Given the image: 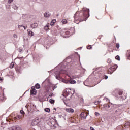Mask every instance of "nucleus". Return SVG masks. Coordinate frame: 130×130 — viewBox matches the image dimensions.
Masks as SVG:
<instances>
[{
  "label": "nucleus",
  "instance_id": "f257e3e1",
  "mask_svg": "<svg viewBox=\"0 0 130 130\" xmlns=\"http://www.w3.org/2000/svg\"><path fill=\"white\" fill-rule=\"evenodd\" d=\"M75 17H78V20L80 22L86 21L90 17V10L87 8H83L81 12H77Z\"/></svg>",
  "mask_w": 130,
  "mask_h": 130
},
{
  "label": "nucleus",
  "instance_id": "f03ea898",
  "mask_svg": "<svg viewBox=\"0 0 130 130\" xmlns=\"http://www.w3.org/2000/svg\"><path fill=\"white\" fill-rule=\"evenodd\" d=\"M63 96L65 97L66 100H71L73 93L71 92V89H66V92L63 93Z\"/></svg>",
  "mask_w": 130,
  "mask_h": 130
},
{
  "label": "nucleus",
  "instance_id": "7ed1b4c3",
  "mask_svg": "<svg viewBox=\"0 0 130 130\" xmlns=\"http://www.w3.org/2000/svg\"><path fill=\"white\" fill-rule=\"evenodd\" d=\"M117 69V65H113L108 69V73L111 75Z\"/></svg>",
  "mask_w": 130,
  "mask_h": 130
},
{
  "label": "nucleus",
  "instance_id": "20e7f679",
  "mask_svg": "<svg viewBox=\"0 0 130 130\" xmlns=\"http://www.w3.org/2000/svg\"><path fill=\"white\" fill-rule=\"evenodd\" d=\"M6 96H5V95H4V90L2 89V88H0V101H5L6 100Z\"/></svg>",
  "mask_w": 130,
  "mask_h": 130
},
{
  "label": "nucleus",
  "instance_id": "39448f33",
  "mask_svg": "<svg viewBox=\"0 0 130 130\" xmlns=\"http://www.w3.org/2000/svg\"><path fill=\"white\" fill-rule=\"evenodd\" d=\"M88 114H89V113L83 112L80 114V117L82 119H86V118H87V117L88 116Z\"/></svg>",
  "mask_w": 130,
  "mask_h": 130
},
{
  "label": "nucleus",
  "instance_id": "423d86ee",
  "mask_svg": "<svg viewBox=\"0 0 130 130\" xmlns=\"http://www.w3.org/2000/svg\"><path fill=\"white\" fill-rule=\"evenodd\" d=\"M37 93V90H36V89H35V87L32 86L31 87V89L30 90L31 95H36Z\"/></svg>",
  "mask_w": 130,
  "mask_h": 130
},
{
  "label": "nucleus",
  "instance_id": "0eeeda50",
  "mask_svg": "<svg viewBox=\"0 0 130 130\" xmlns=\"http://www.w3.org/2000/svg\"><path fill=\"white\" fill-rule=\"evenodd\" d=\"M123 92L119 91V95L120 96V97L122 98V99L124 100L126 99V95H125L124 94H123Z\"/></svg>",
  "mask_w": 130,
  "mask_h": 130
},
{
  "label": "nucleus",
  "instance_id": "6e6552de",
  "mask_svg": "<svg viewBox=\"0 0 130 130\" xmlns=\"http://www.w3.org/2000/svg\"><path fill=\"white\" fill-rule=\"evenodd\" d=\"M65 110L67 112H69V113H74L75 112V110L72 108H66Z\"/></svg>",
  "mask_w": 130,
  "mask_h": 130
},
{
  "label": "nucleus",
  "instance_id": "1a4fd4ad",
  "mask_svg": "<svg viewBox=\"0 0 130 130\" xmlns=\"http://www.w3.org/2000/svg\"><path fill=\"white\" fill-rule=\"evenodd\" d=\"M22 117H23V116L18 115L16 117H14L13 118V119L14 120H16V119L18 120H21V119H22Z\"/></svg>",
  "mask_w": 130,
  "mask_h": 130
},
{
  "label": "nucleus",
  "instance_id": "9d476101",
  "mask_svg": "<svg viewBox=\"0 0 130 130\" xmlns=\"http://www.w3.org/2000/svg\"><path fill=\"white\" fill-rule=\"evenodd\" d=\"M14 130H22V128L19 126H14Z\"/></svg>",
  "mask_w": 130,
  "mask_h": 130
},
{
  "label": "nucleus",
  "instance_id": "9b49d317",
  "mask_svg": "<svg viewBox=\"0 0 130 130\" xmlns=\"http://www.w3.org/2000/svg\"><path fill=\"white\" fill-rule=\"evenodd\" d=\"M130 126V122H127L125 124H124V127L125 128H128V127Z\"/></svg>",
  "mask_w": 130,
  "mask_h": 130
},
{
  "label": "nucleus",
  "instance_id": "f8f14e48",
  "mask_svg": "<svg viewBox=\"0 0 130 130\" xmlns=\"http://www.w3.org/2000/svg\"><path fill=\"white\" fill-rule=\"evenodd\" d=\"M37 26H38V24H37V23H35L31 25V27L37 28Z\"/></svg>",
  "mask_w": 130,
  "mask_h": 130
},
{
  "label": "nucleus",
  "instance_id": "ddd939ff",
  "mask_svg": "<svg viewBox=\"0 0 130 130\" xmlns=\"http://www.w3.org/2000/svg\"><path fill=\"white\" fill-rule=\"evenodd\" d=\"M44 29L46 31H47L48 30H49V24H47L46 26L44 27Z\"/></svg>",
  "mask_w": 130,
  "mask_h": 130
},
{
  "label": "nucleus",
  "instance_id": "4468645a",
  "mask_svg": "<svg viewBox=\"0 0 130 130\" xmlns=\"http://www.w3.org/2000/svg\"><path fill=\"white\" fill-rule=\"evenodd\" d=\"M126 56L127 57L128 59L130 60V50L127 51L126 53Z\"/></svg>",
  "mask_w": 130,
  "mask_h": 130
},
{
  "label": "nucleus",
  "instance_id": "2eb2a0df",
  "mask_svg": "<svg viewBox=\"0 0 130 130\" xmlns=\"http://www.w3.org/2000/svg\"><path fill=\"white\" fill-rule=\"evenodd\" d=\"M44 17H45L46 18H49V17H50V14H49V13H48L47 12H46L44 14Z\"/></svg>",
  "mask_w": 130,
  "mask_h": 130
},
{
  "label": "nucleus",
  "instance_id": "dca6fc26",
  "mask_svg": "<svg viewBox=\"0 0 130 130\" xmlns=\"http://www.w3.org/2000/svg\"><path fill=\"white\" fill-rule=\"evenodd\" d=\"M28 35L29 36H34V32H33L32 31H29L28 32Z\"/></svg>",
  "mask_w": 130,
  "mask_h": 130
},
{
  "label": "nucleus",
  "instance_id": "f3484780",
  "mask_svg": "<svg viewBox=\"0 0 130 130\" xmlns=\"http://www.w3.org/2000/svg\"><path fill=\"white\" fill-rule=\"evenodd\" d=\"M14 66H15V63L14 62H11V63L10 64V66H9V68L10 69H13L14 68Z\"/></svg>",
  "mask_w": 130,
  "mask_h": 130
},
{
  "label": "nucleus",
  "instance_id": "a211bd4d",
  "mask_svg": "<svg viewBox=\"0 0 130 130\" xmlns=\"http://www.w3.org/2000/svg\"><path fill=\"white\" fill-rule=\"evenodd\" d=\"M35 88H36L37 89H40V84H39V83H37L35 85Z\"/></svg>",
  "mask_w": 130,
  "mask_h": 130
},
{
  "label": "nucleus",
  "instance_id": "6ab92c4d",
  "mask_svg": "<svg viewBox=\"0 0 130 130\" xmlns=\"http://www.w3.org/2000/svg\"><path fill=\"white\" fill-rule=\"evenodd\" d=\"M56 22V20H53L50 23L51 26H53L54 25V23Z\"/></svg>",
  "mask_w": 130,
  "mask_h": 130
},
{
  "label": "nucleus",
  "instance_id": "aec40b11",
  "mask_svg": "<svg viewBox=\"0 0 130 130\" xmlns=\"http://www.w3.org/2000/svg\"><path fill=\"white\" fill-rule=\"evenodd\" d=\"M79 100L81 103H84V99L83 98L80 97Z\"/></svg>",
  "mask_w": 130,
  "mask_h": 130
},
{
  "label": "nucleus",
  "instance_id": "412c9836",
  "mask_svg": "<svg viewBox=\"0 0 130 130\" xmlns=\"http://www.w3.org/2000/svg\"><path fill=\"white\" fill-rule=\"evenodd\" d=\"M70 84H76V81L72 80V79H70Z\"/></svg>",
  "mask_w": 130,
  "mask_h": 130
},
{
  "label": "nucleus",
  "instance_id": "4be33fe9",
  "mask_svg": "<svg viewBox=\"0 0 130 130\" xmlns=\"http://www.w3.org/2000/svg\"><path fill=\"white\" fill-rule=\"evenodd\" d=\"M45 111L46 112H50V109L48 108H45Z\"/></svg>",
  "mask_w": 130,
  "mask_h": 130
},
{
  "label": "nucleus",
  "instance_id": "5701e85b",
  "mask_svg": "<svg viewBox=\"0 0 130 130\" xmlns=\"http://www.w3.org/2000/svg\"><path fill=\"white\" fill-rule=\"evenodd\" d=\"M62 24H67V23H68V21H67L66 19H63L62 20Z\"/></svg>",
  "mask_w": 130,
  "mask_h": 130
},
{
  "label": "nucleus",
  "instance_id": "b1692460",
  "mask_svg": "<svg viewBox=\"0 0 130 130\" xmlns=\"http://www.w3.org/2000/svg\"><path fill=\"white\" fill-rule=\"evenodd\" d=\"M49 102H50V103H51L52 104L54 103V100H53L52 99H50L49 100Z\"/></svg>",
  "mask_w": 130,
  "mask_h": 130
},
{
  "label": "nucleus",
  "instance_id": "393cba45",
  "mask_svg": "<svg viewBox=\"0 0 130 130\" xmlns=\"http://www.w3.org/2000/svg\"><path fill=\"white\" fill-rule=\"evenodd\" d=\"M115 59H117V60H120V57H119V56H116Z\"/></svg>",
  "mask_w": 130,
  "mask_h": 130
},
{
  "label": "nucleus",
  "instance_id": "a878e982",
  "mask_svg": "<svg viewBox=\"0 0 130 130\" xmlns=\"http://www.w3.org/2000/svg\"><path fill=\"white\" fill-rule=\"evenodd\" d=\"M119 43H116V48L117 49H118V48H119Z\"/></svg>",
  "mask_w": 130,
  "mask_h": 130
},
{
  "label": "nucleus",
  "instance_id": "bb28decb",
  "mask_svg": "<svg viewBox=\"0 0 130 130\" xmlns=\"http://www.w3.org/2000/svg\"><path fill=\"white\" fill-rule=\"evenodd\" d=\"M87 49H91V48H92V46H91L90 45H89L87 46Z\"/></svg>",
  "mask_w": 130,
  "mask_h": 130
},
{
  "label": "nucleus",
  "instance_id": "cd10ccee",
  "mask_svg": "<svg viewBox=\"0 0 130 130\" xmlns=\"http://www.w3.org/2000/svg\"><path fill=\"white\" fill-rule=\"evenodd\" d=\"M66 71L65 70H61L60 72V74H66Z\"/></svg>",
  "mask_w": 130,
  "mask_h": 130
},
{
  "label": "nucleus",
  "instance_id": "c85d7f7f",
  "mask_svg": "<svg viewBox=\"0 0 130 130\" xmlns=\"http://www.w3.org/2000/svg\"><path fill=\"white\" fill-rule=\"evenodd\" d=\"M107 62L108 63H111V59H108L107 60Z\"/></svg>",
  "mask_w": 130,
  "mask_h": 130
},
{
  "label": "nucleus",
  "instance_id": "c756f323",
  "mask_svg": "<svg viewBox=\"0 0 130 130\" xmlns=\"http://www.w3.org/2000/svg\"><path fill=\"white\" fill-rule=\"evenodd\" d=\"M20 112L21 114H22V115L25 114V112H24V111H23V110H20Z\"/></svg>",
  "mask_w": 130,
  "mask_h": 130
},
{
  "label": "nucleus",
  "instance_id": "7c9ffc66",
  "mask_svg": "<svg viewBox=\"0 0 130 130\" xmlns=\"http://www.w3.org/2000/svg\"><path fill=\"white\" fill-rule=\"evenodd\" d=\"M39 119H40V121H43L44 120V119L43 118H38V120H39Z\"/></svg>",
  "mask_w": 130,
  "mask_h": 130
},
{
  "label": "nucleus",
  "instance_id": "2f4dec72",
  "mask_svg": "<svg viewBox=\"0 0 130 130\" xmlns=\"http://www.w3.org/2000/svg\"><path fill=\"white\" fill-rule=\"evenodd\" d=\"M8 130H14V126L11 127V128H8Z\"/></svg>",
  "mask_w": 130,
  "mask_h": 130
},
{
  "label": "nucleus",
  "instance_id": "473e14b6",
  "mask_svg": "<svg viewBox=\"0 0 130 130\" xmlns=\"http://www.w3.org/2000/svg\"><path fill=\"white\" fill-rule=\"evenodd\" d=\"M95 115H96V116H98L99 115H100V114L99 113L96 112L95 113Z\"/></svg>",
  "mask_w": 130,
  "mask_h": 130
},
{
  "label": "nucleus",
  "instance_id": "72a5a7b5",
  "mask_svg": "<svg viewBox=\"0 0 130 130\" xmlns=\"http://www.w3.org/2000/svg\"><path fill=\"white\" fill-rule=\"evenodd\" d=\"M13 0H8V4H11V3H12V2H13Z\"/></svg>",
  "mask_w": 130,
  "mask_h": 130
},
{
  "label": "nucleus",
  "instance_id": "f704fd0d",
  "mask_svg": "<svg viewBox=\"0 0 130 130\" xmlns=\"http://www.w3.org/2000/svg\"><path fill=\"white\" fill-rule=\"evenodd\" d=\"M107 108H110V104H108L107 106H106Z\"/></svg>",
  "mask_w": 130,
  "mask_h": 130
},
{
  "label": "nucleus",
  "instance_id": "c9c22d12",
  "mask_svg": "<svg viewBox=\"0 0 130 130\" xmlns=\"http://www.w3.org/2000/svg\"><path fill=\"white\" fill-rule=\"evenodd\" d=\"M104 79H105V80H107V79H108V76H104Z\"/></svg>",
  "mask_w": 130,
  "mask_h": 130
},
{
  "label": "nucleus",
  "instance_id": "e433bc0d",
  "mask_svg": "<svg viewBox=\"0 0 130 130\" xmlns=\"http://www.w3.org/2000/svg\"><path fill=\"white\" fill-rule=\"evenodd\" d=\"M99 103H100V101H97V102H95L94 103V104H99Z\"/></svg>",
  "mask_w": 130,
  "mask_h": 130
},
{
  "label": "nucleus",
  "instance_id": "4c0bfd02",
  "mask_svg": "<svg viewBox=\"0 0 130 130\" xmlns=\"http://www.w3.org/2000/svg\"><path fill=\"white\" fill-rule=\"evenodd\" d=\"M3 80H4V78L0 77V81H3Z\"/></svg>",
  "mask_w": 130,
  "mask_h": 130
},
{
  "label": "nucleus",
  "instance_id": "58836bf2",
  "mask_svg": "<svg viewBox=\"0 0 130 130\" xmlns=\"http://www.w3.org/2000/svg\"><path fill=\"white\" fill-rule=\"evenodd\" d=\"M54 89H56V86H54L53 87V90H54Z\"/></svg>",
  "mask_w": 130,
  "mask_h": 130
},
{
  "label": "nucleus",
  "instance_id": "ea45409f",
  "mask_svg": "<svg viewBox=\"0 0 130 130\" xmlns=\"http://www.w3.org/2000/svg\"><path fill=\"white\" fill-rule=\"evenodd\" d=\"M20 27H24V26H23V25H18V28H20Z\"/></svg>",
  "mask_w": 130,
  "mask_h": 130
},
{
  "label": "nucleus",
  "instance_id": "a19ab883",
  "mask_svg": "<svg viewBox=\"0 0 130 130\" xmlns=\"http://www.w3.org/2000/svg\"><path fill=\"white\" fill-rule=\"evenodd\" d=\"M49 96H50V97H52V93H51L50 94H49Z\"/></svg>",
  "mask_w": 130,
  "mask_h": 130
},
{
  "label": "nucleus",
  "instance_id": "79ce46f5",
  "mask_svg": "<svg viewBox=\"0 0 130 130\" xmlns=\"http://www.w3.org/2000/svg\"><path fill=\"white\" fill-rule=\"evenodd\" d=\"M23 27L24 30H26V27H25V26H23Z\"/></svg>",
  "mask_w": 130,
  "mask_h": 130
},
{
  "label": "nucleus",
  "instance_id": "37998d69",
  "mask_svg": "<svg viewBox=\"0 0 130 130\" xmlns=\"http://www.w3.org/2000/svg\"><path fill=\"white\" fill-rule=\"evenodd\" d=\"M54 110H56V108H54Z\"/></svg>",
  "mask_w": 130,
  "mask_h": 130
}]
</instances>
